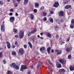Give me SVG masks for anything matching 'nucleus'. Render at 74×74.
<instances>
[{
    "mask_svg": "<svg viewBox=\"0 0 74 74\" xmlns=\"http://www.w3.org/2000/svg\"><path fill=\"white\" fill-rule=\"evenodd\" d=\"M59 16H64V11H61L58 13Z\"/></svg>",
    "mask_w": 74,
    "mask_h": 74,
    "instance_id": "nucleus-10",
    "label": "nucleus"
},
{
    "mask_svg": "<svg viewBox=\"0 0 74 74\" xmlns=\"http://www.w3.org/2000/svg\"><path fill=\"white\" fill-rule=\"evenodd\" d=\"M69 69L70 71H73V70H74V66L71 65L70 66Z\"/></svg>",
    "mask_w": 74,
    "mask_h": 74,
    "instance_id": "nucleus-15",
    "label": "nucleus"
},
{
    "mask_svg": "<svg viewBox=\"0 0 74 74\" xmlns=\"http://www.w3.org/2000/svg\"><path fill=\"white\" fill-rule=\"evenodd\" d=\"M9 15H10V16H12V13L11 12L9 13Z\"/></svg>",
    "mask_w": 74,
    "mask_h": 74,
    "instance_id": "nucleus-54",
    "label": "nucleus"
},
{
    "mask_svg": "<svg viewBox=\"0 0 74 74\" xmlns=\"http://www.w3.org/2000/svg\"><path fill=\"white\" fill-rule=\"evenodd\" d=\"M59 51V50L58 49H56L55 50V52H58Z\"/></svg>",
    "mask_w": 74,
    "mask_h": 74,
    "instance_id": "nucleus-53",
    "label": "nucleus"
},
{
    "mask_svg": "<svg viewBox=\"0 0 74 74\" xmlns=\"http://www.w3.org/2000/svg\"><path fill=\"white\" fill-rule=\"evenodd\" d=\"M7 44V47H8V49H10L11 48V44H10V42H6Z\"/></svg>",
    "mask_w": 74,
    "mask_h": 74,
    "instance_id": "nucleus-13",
    "label": "nucleus"
},
{
    "mask_svg": "<svg viewBox=\"0 0 74 74\" xmlns=\"http://www.w3.org/2000/svg\"><path fill=\"white\" fill-rule=\"evenodd\" d=\"M12 48H15V46L14 45H13Z\"/></svg>",
    "mask_w": 74,
    "mask_h": 74,
    "instance_id": "nucleus-61",
    "label": "nucleus"
},
{
    "mask_svg": "<svg viewBox=\"0 0 74 74\" xmlns=\"http://www.w3.org/2000/svg\"><path fill=\"white\" fill-rule=\"evenodd\" d=\"M65 43V42H62L61 43H60V44L61 45H62V44H64Z\"/></svg>",
    "mask_w": 74,
    "mask_h": 74,
    "instance_id": "nucleus-56",
    "label": "nucleus"
},
{
    "mask_svg": "<svg viewBox=\"0 0 74 74\" xmlns=\"http://www.w3.org/2000/svg\"><path fill=\"white\" fill-rule=\"evenodd\" d=\"M39 6V5H38V3H36L35 4V7H38Z\"/></svg>",
    "mask_w": 74,
    "mask_h": 74,
    "instance_id": "nucleus-46",
    "label": "nucleus"
},
{
    "mask_svg": "<svg viewBox=\"0 0 74 74\" xmlns=\"http://www.w3.org/2000/svg\"><path fill=\"white\" fill-rule=\"evenodd\" d=\"M6 74H11V71H8L7 73H6Z\"/></svg>",
    "mask_w": 74,
    "mask_h": 74,
    "instance_id": "nucleus-37",
    "label": "nucleus"
},
{
    "mask_svg": "<svg viewBox=\"0 0 74 74\" xmlns=\"http://www.w3.org/2000/svg\"><path fill=\"white\" fill-rule=\"evenodd\" d=\"M71 23L72 24H74V19H73L71 20Z\"/></svg>",
    "mask_w": 74,
    "mask_h": 74,
    "instance_id": "nucleus-38",
    "label": "nucleus"
},
{
    "mask_svg": "<svg viewBox=\"0 0 74 74\" xmlns=\"http://www.w3.org/2000/svg\"><path fill=\"white\" fill-rule=\"evenodd\" d=\"M49 21L51 23H53V19L52 18H51L49 19Z\"/></svg>",
    "mask_w": 74,
    "mask_h": 74,
    "instance_id": "nucleus-26",
    "label": "nucleus"
},
{
    "mask_svg": "<svg viewBox=\"0 0 74 74\" xmlns=\"http://www.w3.org/2000/svg\"><path fill=\"white\" fill-rule=\"evenodd\" d=\"M70 27L71 29H73L74 27V24H71L70 25Z\"/></svg>",
    "mask_w": 74,
    "mask_h": 74,
    "instance_id": "nucleus-31",
    "label": "nucleus"
},
{
    "mask_svg": "<svg viewBox=\"0 0 74 74\" xmlns=\"http://www.w3.org/2000/svg\"><path fill=\"white\" fill-rule=\"evenodd\" d=\"M18 52L21 55H23L24 53V49L22 48H20L18 51Z\"/></svg>",
    "mask_w": 74,
    "mask_h": 74,
    "instance_id": "nucleus-8",
    "label": "nucleus"
},
{
    "mask_svg": "<svg viewBox=\"0 0 74 74\" xmlns=\"http://www.w3.org/2000/svg\"><path fill=\"white\" fill-rule=\"evenodd\" d=\"M50 13L51 14H53V13H54V12L52 11H50Z\"/></svg>",
    "mask_w": 74,
    "mask_h": 74,
    "instance_id": "nucleus-47",
    "label": "nucleus"
},
{
    "mask_svg": "<svg viewBox=\"0 0 74 74\" xmlns=\"http://www.w3.org/2000/svg\"><path fill=\"white\" fill-rule=\"evenodd\" d=\"M15 20V17L14 16H11L10 18V21L11 22H13Z\"/></svg>",
    "mask_w": 74,
    "mask_h": 74,
    "instance_id": "nucleus-12",
    "label": "nucleus"
},
{
    "mask_svg": "<svg viewBox=\"0 0 74 74\" xmlns=\"http://www.w3.org/2000/svg\"><path fill=\"white\" fill-rule=\"evenodd\" d=\"M24 37V31L21 30L19 33V37L20 38H22Z\"/></svg>",
    "mask_w": 74,
    "mask_h": 74,
    "instance_id": "nucleus-3",
    "label": "nucleus"
},
{
    "mask_svg": "<svg viewBox=\"0 0 74 74\" xmlns=\"http://www.w3.org/2000/svg\"><path fill=\"white\" fill-rule=\"evenodd\" d=\"M40 65L38 64H37V66H36V67L37 69H38L39 67H40Z\"/></svg>",
    "mask_w": 74,
    "mask_h": 74,
    "instance_id": "nucleus-45",
    "label": "nucleus"
},
{
    "mask_svg": "<svg viewBox=\"0 0 74 74\" xmlns=\"http://www.w3.org/2000/svg\"><path fill=\"white\" fill-rule=\"evenodd\" d=\"M13 3L14 4V6L15 7H18V3H16V2L15 1H13Z\"/></svg>",
    "mask_w": 74,
    "mask_h": 74,
    "instance_id": "nucleus-14",
    "label": "nucleus"
},
{
    "mask_svg": "<svg viewBox=\"0 0 74 74\" xmlns=\"http://www.w3.org/2000/svg\"><path fill=\"white\" fill-rule=\"evenodd\" d=\"M16 1H21V0H16Z\"/></svg>",
    "mask_w": 74,
    "mask_h": 74,
    "instance_id": "nucleus-63",
    "label": "nucleus"
},
{
    "mask_svg": "<svg viewBox=\"0 0 74 74\" xmlns=\"http://www.w3.org/2000/svg\"><path fill=\"white\" fill-rule=\"evenodd\" d=\"M10 11H11V12H14V9H12L10 10Z\"/></svg>",
    "mask_w": 74,
    "mask_h": 74,
    "instance_id": "nucleus-52",
    "label": "nucleus"
},
{
    "mask_svg": "<svg viewBox=\"0 0 74 74\" xmlns=\"http://www.w3.org/2000/svg\"><path fill=\"white\" fill-rule=\"evenodd\" d=\"M43 21H47V17H44V18H43Z\"/></svg>",
    "mask_w": 74,
    "mask_h": 74,
    "instance_id": "nucleus-48",
    "label": "nucleus"
},
{
    "mask_svg": "<svg viewBox=\"0 0 74 74\" xmlns=\"http://www.w3.org/2000/svg\"><path fill=\"white\" fill-rule=\"evenodd\" d=\"M42 64V62H40L38 64H39L40 66H41Z\"/></svg>",
    "mask_w": 74,
    "mask_h": 74,
    "instance_id": "nucleus-50",
    "label": "nucleus"
},
{
    "mask_svg": "<svg viewBox=\"0 0 74 74\" xmlns=\"http://www.w3.org/2000/svg\"><path fill=\"white\" fill-rule=\"evenodd\" d=\"M42 14H43V15L45 16H47V13H46L45 12H43Z\"/></svg>",
    "mask_w": 74,
    "mask_h": 74,
    "instance_id": "nucleus-33",
    "label": "nucleus"
},
{
    "mask_svg": "<svg viewBox=\"0 0 74 74\" xmlns=\"http://www.w3.org/2000/svg\"><path fill=\"white\" fill-rule=\"evenodd\" d=\"M50 16H51V14H49L47 15V17H49Z\"/></svg>",
    "mask_w": 74,
    "mask_h": 74,
    "instance_id": "nucleus-58",
    "label": "nucleus"
},
{
    "mask_svg": "<svg viewBox=\"0 0 74 74\" xmlns=\"http://www.w3.org/2000/svg\"><path fill=\"white\" fill-rule=\"evenodd\" d=\"M56 66L57 68L59 69L62 67V64H61L59 63V62H57L56 63Z\"/></svg>",
    "mask_w": 74,
    "mask_h": 74,
    "instance_id": "nucleus-11",
    "label": "nucleus"
},
{
    "mask_svg": "<svg viewBox=\"0 0 74 74\" xmlns=\"http://www.w3.org/2000/svg\"><path fill=\"white\" fill-rule=\"evenodd\" d=\"M68 59H71V55H69L68 56Z\"/></svg>",
    "mask_w": 74,
    "mask_h": 74,
    "instance_id": "nucleus-42",
    "label": "nucleus"
},
{
    "mask_svg": "<svg viewBox=\"0 0 74 74\" xmlns=\"http://www.w3.org/2000/svg\"><path fill=\"white\" fill-rule=\"evenodd\" d=\"M31 69H33V65H32L31 66Z\"/></svg>",
    "mask_w": 74,
    "mask_h": 74,
    "instance_id": "nucleus-62",
    "label": "nucleus"
},
{
    "mask_svg": "<svg viewBox=\"0 0 74 74\" xmlns=\"http://www.w3.org/2000/svg\"><path fill=\"white\" fill-rule=\"evenodd\" d=\"M70 48L67 47L66 49V52H70Z\"/></svg>",
    "mask_w": 74,
    "mask_h": 74,
    "instance_id": "nucleus-25",
    "label": "nucleus"
},
{
    "mask_svg": "<svg viewBox=\"0 0 74 74\" xmlns=\"http://www.w3.org/2000/svg\"><path fill=\"white\" fill-rule=\"evenodd\" d=\"M36 32H37V29H34L33 31H31V32L29 31L28 32V37H30V36H31V34H33L35 33H36Z\"/></svg>",
    "mask_w": 74,
    "mask_h": 74,
    "instance_id": "nucleus-2",
    "label": "nucleus"
},
{
    "mask_svg": "<svg viewBox=\"0 0 74 74\" xmlns=\"http://www.w3.org/2000/svg\"><path fill=\"white\" fill-rule=\"evenodd\" d=\"M40 34L42 36L43 35V33L42 32H41L40 33Z\"/></svg>",
    "mask_w": 74,
    "mask_h": 74,
    "instance_id": "nucleus-59",
    "label": "nucleus"
},
{
    "mask_svg": "<svg viewBox=\"0 0 74 74\" xmlns=\"http://www.w3.org/2000/svg\"><path fill=\"white\" fill-rule=\"evenodd\" d=\"M71 7V5H66L65 7V9H69V8H70Z\"/></svg>",
    "mask_w": 74,
    "mask_h": 74,
    "instance_id": "nucleus-16",
    "label": "nucleus"
},
{
    "mask_svg": "<svg viewBox=\"0 0 74 74\" xmlns=\"http://www.w3.org/2000/svg\"><path fill=\"white\" fill-rule=\"evenodd\" d=\"M14 36L16 37V38H18V37H19V36L18 35H15Z\"/></svg>",
    "mask_w": 74,
    "mask_h": 74,
    "instance_id": "nucleus-49",
    "label": "nucleus"
},
{
    "mask_svg": "<svg viewBox=\"0 0 74 74\" xmlns=\"http://www.w3.org/2000/svg\"><path fill=\"white\" fill-rule=\"evenodd\" d=\"M48 63H49L50 64V65H52V66H53V64H52V63L50 61L48 60V59H47V60Z\"/></svg>",
    "mask_w": 74,
    "mask_h": 74,
    "instance_id": "nucleus-27",
    "label": "nucleus"
},
{
    "mask_svg": "<svg viewBox=\"0 0 74 74\" xmlns=\"http://www.w3.org/2000/svg\"><path fill=\"white\" fill-rule=\"evenodd\" d=\"M51 52H52V53H53L54 52V50L52 49L51 51Z\"/></svg>",
    "mask_w": 74,
    "mask_h": 74,
    "instance_id": "nucleus-57",
    "label": "nucleus"
},
{
    "mask_svg": "<svg viewBox=\"0 0 74 74\" xmlns=\"http://www.w3.org/2000/svg\"><path fill=\"white\" fill-rule=\"evenodd\" d=\"M59 72L61 74H64L65 71H66V70L64 69H62L59 70Z\"/></svg>",
    "mask_w": 74,
    "mask_h": 74,
    "instance_id": "nucleus-7",
    "label": "nucleus"
},
{
    "mask_svg": "<svg viewBox=\"0 0 74 74\" xmlns=\"http://www.w3.org/2000/svg\"><path fill=\"white\" fill-rule=\"evenodd\" d=\"M3 53L0 52V58H1L3 57Z\"/></svg>",
    "mask_w": 74,
    "mask_h": 74,
    "instance_id": "nucleus-35",
    "label": "nucleus"
},
{
    "mask_svg": "<svg viewBox=\"0 0 74 74\" xmlns=\"http://www.w3.org/2000/svg\"><path fill=\"white\" fill-rule=\"evenodd\" d=\"M11 55L12 56L15 55V56H16V52L14 51H12Z\"/></svg>",
    "mask_w": 74,
    "mask_h": 74,
    "instance_id": "nucleus-19",
    "label": "nucleus"
},
{
    "mask_svg": "<svg viewBox=\"0 0 74 74\" xmlns=\"http://www.w3.org/2000/svg\"><path fill=\"white\" fill-rule=\"evenodd\" d=\"M15 46H16L17 48H18L19 47V44L17 41H16L15 43Z\"/></svg>",
    "mask_w": 74,
    "mask_h": 74,
    "instance_id": "nucleus-22",
    "label": "nucleus"
},
{
    "mask_svg": "<svg viewBox=\"0 0 74 74\" xmlns=\"http://www.w3.org/2000/svg\"><path fill=\"white\" fill-rule=\"evenodd\" d=\"M59 28V27H58L56 26L54 27V29H55V30H58V29Z\"/></svg>",
    "mask_w": 74,
    "mask_h": 74,
    "instance_id": "nucleus-34",
    "label": "nucleus"
},
{
    "mask_svg": "<svg viewBox=\"0 0 74 74\" xmlns=\"http://www.w3.org/2000/svg\"><path fill=\"white\" fill-rule=\"evenodd\" d=\"M24 48L26 49V48H27V45H24Z\"/></svg>",
    "mask_w": 74,
    "mask_h": 74,
    "instance_id": "nucleus-44",
    "label": "nucleus"
},
{
    "mask_svg": "<svg viewBox=\"0 0 74 74\" xmlns=\"http://www.w3.org/2000/svg\"><path fill=\"white\" fill-rule=\"evenodd\" d=\"M3 4H4L3 1L0 0V5H1H1H3Z\"/></svg>",
    "mask_w": 74,
    "mask_h": 74,
    "instance_id": "nucleus-41",
    "label": "nucleus"
},
{
    "mask_svg": "<svg viewBox=\"0 0 74 74\" xmlns=\"http://www.w3.org/2000/svg\"><path fill=\"white\" fill-rule=\"evenodd\" d=\"M59 61L62 65H66V60H64L62 59H60L59 60Z\"/></svg>",
    "mask_w": 74,
    "mask_h": 74,
    "instance_id": "nucleus-4",
    "label": "nucleus"
},
{
    "mask_svg": "<svg viewBox=\"0 0 74 74\" xmlns=\"http://www.w3.org/2000/svg\"><path fill=\"white\" fill-rule=\"evenodd\" d=\"M36 38L35 36H32V41L34 42L35 40H36Z\"/></svg>",
    "mask_w": 74,
    "mask_h": 74,
    "instance_id": "nucleus-21",
    "label": "nucleus"
},
{
    "mask_svg": "<svg viewBox=\"0 0 74 74\" xmlns=\"http://www.w3.org/2000/svg\"><path fill=\"white\" fill-rule=\"evenodd\" d=\"M8 2H10V0H7Z\"/></svg>",
    "mask_w": 74,
    "mask_h": 74,
    "instance_id": "nucleus-64",
    "label": "nucleus"
},
{
    "mask_svg": "<svg viewBox=\"0 0 74 74\" xmlns=\"http://www.w3.org/2000/svg\"><path fill=\"white\" fill-rule=\"evenodd\" d=\"M40 38L41 39H42V40H43V39H44V38H43V37H40Z\"/></svg>",
    "mask_w": 74,
    "mask_h": 74,
    "instance_id": "nucleus-60",
    "label": "nucleus"
},
{
    "mask_svg": "<svg viewBox=\"0 0 74 74\" xmlns=\"http://www.w3.org/2000/svg\"><path fill=\"white\" fill-rule=\"evenodd\" d=\"M10 67L13 69H16L17 70L19 69V67L15 63H13L10 65Z\"/></svg>",
    "mask_w": 74,
    "mask_h": 74,
    "instance_id": "nucleus-1",
    "label": "nucleus"
},
{
    "mask_svg": "<svg viewBox=\"0 0 74 74\" xmlns=\"http://www.w3.org/2000/svg\"><path fill=\"white\" fill-rule=\"evenodd\" d=\"M30 17L31 19H34V15H33L32 14H30Z\"/></svg>",
    "mask_w": 74,
    "mask_h": 74,
    "instance_id": "nucleus-29",
    "label": "nucleus"
},
{
    "mask_svg": "<svg viewBox=\"0 0 74 74\" xmlns=\"http://www.w3.org/2000/svg\"><path fill=\"white\" fill-rule=\"evenodd\" d=\"M3 24H2L1 25V32H3L5 31V29H4V22H3Z\"/></svg>",
    "mask_w": 74,
    "mask_h": 74,
    "instance_id": "nucleus-9",
    "label": "nucleus"
},
{
    "mask_svg": "<svg viewBox=\"0 0 74 74\" xmlns=\"http://www.w3.org/2000/svg\"><path fill=\"white\" fill-rule=\"evenodd\" d=\"M28 1L29 0H24V4H27L28 3Z\"/></svg>",
    "mask_w": 74,
    "mask_h": 74,
    "instance_id": "nucleus-30",
    "label": "nucleus"
},
{
    "mask_svg": "<svg viewBox=\"0 0 74 74\" xmlns=\"http://www.w3.org/2000/svg\"><path fill=\"white\" fill-rule=\"evenodd\" d=\"M13 32L15 34H16V33L18 32V30L16 29L15 28H14L13 29Z\"/></svg>",
    "mask_w": 74,
    "mask_h": 74,
    "instance_id": "nucleus-20",
    "label": "nucleus"
},
{
    "mask_svg": "<svg viewBox=\"0 0 74 74\" xmlns=\"http://www.w3.org/2000/svg\"><path fill=\"white\" fill-rule=\"evenodd\" d=\"M45 50V48L44 47H41V48L40 49V50L41 52H42V51H44V50Z\"/></svg>",
    "mask_w": 74,
    "mask_h": 74,
    "instance_id": "nucleus-18",
    "label": "nucleus"
},
{
    "mask_svg": "<svg viewBox=\"0 0 74 74\" xmlns=\"http://www.w3.org/2000/svg\"><path fill=\"white\" fill-rule=\"evenodd\" d=\"M47 36L49 38H51L52 37V35L50 33H49L47 34Z\"/></svg>",
    "mask_w": 74,
    "mask_h": 74,
    "instance_id": "nucleus-28",
    "label": "nucleus"
},
{
    "mask_svg": "<svg viewBox=\"0 0 74 74\" xmlns=\"http://www.w3.org/2000/svg\"><path fill=\"white\" fill-rule=\"evenodd\" d=\"M34 12H35V13H36V12H37V10L36 9H34Z\"/></svg>",
    "mask_w": 74,
    "mask_h": 74,
    "instance_id": "nucleus-43",
    "label": "nucleus"
},
{
    "mask_svg": "<svg viewBox=\"0 0 74 74\" xmlns=\"http://www.w3.org/2000/svg\"><path fill=\"white\" fill-rule=\"evenodd\" d=\"M27 69V66L26 65H22L20 69V71H23V70H26Z\"/></svg>",
    "mask_w": 74,
    "mask_h": 74,
    "instance_id": "nucleus-5",
    "label": "nucleus"
},
{
    "mask_svg": "<svg viewBox=\"0 0 74 74\" xmlns=\"http://www.w3.org/2000/svg\"><path fill=\"white\" fill-rule=\"evenodd\" d=\"M51 47H49L47 49V52L49 54L51 53Z\"/></svg>",
    "mask_w": 74,
    "mask_h": 74,
    "instance_id": "nucleus-17",
    "label": "nucleus"
},
{
    "mask_svg": "<svg viewBox=\"0 0 74 74\" xmlns=\"http://www.w3.org/2000/svg\"><path fill=\"white\" fill-rule=\"evenodd\" d=\"M44 7L42 6L40 8V10H41V11H42V10H44Z\"/></svg>",
    "mask_w": 74,
    "mask_h": 74,
    "instance_id": "nucleus-32",
    "label": "nucleus"
},
{
    "mask_svg": "<svg viewBox=\"0 0 74 74\" xmlns=\"http://www.w3.org/2000/svg\"><path fill=\"white\" fill-rule=\"evenodd\" d=\"M62 50H59L58 52H57V55H60L62 53Z\"/></svg>",
    "mask_w": 74,
    "mask_h": 74,
    "instance_id": "nucleus-23",
    "label": "nucleus"
},
{
    "mask_svg": "<svg viewBox=\"0 0 74 74\" xmlns=\"http://www.w3.org/2000/svg\"><path fill=\"white\" fill-rule=\"evenodd\" d=\"M69 41H70V38H69L67 39L66 41H67V42H69Z\"/></svg>",
    "mask_w": 74,
    "mask_h": 74,
    "instance_id": "nucleus-51",
    "label": "nucleus"
},
{
    "mask_svg": "<svg viewBox=\"0 0 74 74\" xmlns=\"http://www.w3.org/2000/svg\"><path fill=\"white\" fill-rule=\"evenodd\" d=\"M53 5L55 8H58L59 6V3L58 2L56 1L54 3Z\"/></svg>",
    "mask_w": 74,
    "mask_h": 74,
    "instance_id": "nucleus-6",
    "label": "nucleus"
},
{
    "mask_svg": "<svg viewBox=\"0 0 74 74\" xmlns=\"http://www.w3.org/2000/svg\"><path fill=\"white\" fill-rule=\"evenodd\" d=\"M3 64H6L7 63V62L4 60H3Z\"/></svg>",
    "mask_w": 74,
    "mask_h": 74,
    "instance_id": "nucleus-40",
    "label": "nucleus"
},
{
    "mask_svg": "<svg viewBox=\"0 0 74 74\" xmlns=\"http://www.w3.org/2000/svg\"><path fill=\"white\" fill-rule=\"evenodd\" d=\"M15 15H16V16H18V15H19V14H18V13L17 12H16Z\"/></svg>",
    "mask_w": 74,
    "mask_h": 74,
    "instance_id": "nucleus-55",
    "label": "nucleus"
},
{
    "mask_svg": "<svg viewBox=\"0 0 74 74\" xmlns=\"http://www.w3.org/2000/svg\"><path fill=\"white\" fill-rule=\"evenodd\" d=\"M28 44L31 48H32L33 47V46H32V44H31V43L30 42H28Z\"/></svg>",
    "mask_w": 74,
    "mask_h": 74,
    "instance_id": "nucleus-24",
    "label": "nucleus"
},
{
    "mask_svg": "<svg viewBox=\"0 0 74 74\" xmlns=\"http://www.w3.org/2000/svg\"><path fill=\"white\" fill-rule=\"evenodd\" d=\"M56 39H58L59 38V35L58 34H57L56 35Z\"/></svg>",
    "mask_w": 74,
    "mask_h": 74,
    "instance_id": "nucleus-36",
    "label": "nucleus"
},
{
    "mask_svg": "<svg viewBox=\"0 0 74 74\" xmlns=\"http://www.w3.org/2000/svg\"><path fill=\"white\" fill-rule=\"evenodd\" d=\"M64 20L63 18H61L60 21V22L61 23H63V22H64Z\"/></svg>",
    "mask_w": 74,
    "mask_h": 74,
    "instance_id": "nucleus-39",
    "label": "nucleus"
}]
</instances>
